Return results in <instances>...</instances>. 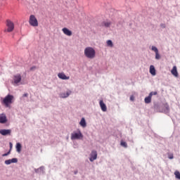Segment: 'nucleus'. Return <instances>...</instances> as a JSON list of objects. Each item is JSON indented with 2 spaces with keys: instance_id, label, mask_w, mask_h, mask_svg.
Instances as JSON below:
<instances>
[{
  "instance_id": "obj_14",
  "label": "nucleus",
  "mask_w": 180,
  "mask_h": 180,
  "mask_svg": "<svg viewBox=\"0 0 180 180\" xmlns=\"http://www.w3.org/2000/svg\"><path fill=\"white\" fill-rule=\"evenodd\" d=\"M4 162H5L6 165H9L12 163L18 162V159L17 158H13L11 160H5Z\"/></svg>"
},
{
  "instance_id": "obj_31",
  "label": "nucleus",
  "mask_w": 180,
  "mask_h": 180,
  "mask_svg": "<svg viewBox=\"0 0 180 180\" xmlns=\"http://www.w3.org/2000/svg\"><path fill=\"white\" fill-rule=\"evenodd\" d=\"M33 70H36V66L32 67L30 68V71H33Z\"/></svg>"
},
{
  "instance_id": "obj_16",
  "label": "nucleus",
  "mask_w": 180,
  "mask_h": 180,
  "mask_svg": "<svg viewBox=\"0 0 180 180\" xmlns=\"http://www.w3.org/2000/svg\"><path fill=\"white\" fill-rule=\"evenodd\" d=\"M151 98H153V93L149 94L148 96L145 98V103H151Z\"/></svg>"
},
{
  "instance_id": "obj_32",
  "label": "nucleus",
  "mask_w": 180,
  "mask_h": 180,
  "mask_svg": "<svg viewBox=\"0 0 180 180\" xmlns=\"http://www.w3.org/2000/svg\"><path fill=\"white\" fill-rule=\"evenodd\" d=\"M23 96L26 98V97L29 96V94L25 93L23 94Z\"/></svg>"
},
{
  "instance_id": "obj_23",
  "label": "nucleus",
  "mask_w": 180,
  "mask_h": 180,
  "mask_svg": "<svg viewBox=\"0 0 180 180\" xmlns=\"http://www.w3.org/2000/svg\"><path fill=\"white\" fill-rule=\"evenodd\" d=\"M107 45L108 47H113V42H112V40H108Z\"/></svg>"
},
{
  "instance_id": "obj_35",
  "label": "nucleus",
  "mask_w": 180,
  "mask_h": 180,
  "mask_svg": "<svg viewBox=\"0 0 180 180\" xmlns=\"http://www.w3.org/2000/svg\"><path fill=\"white\" fill-rule=\"evenodd\" d=\"M75 174H77V172H75Z\"/></svg>"
},
{
  "instance_id": "obj_34",
  "label": "nucleus",
  "mask_w": 180,
  "mask_h": 180,
  "mask_svg": "<svg viewBox=\"0 0 180 180\" xmlns=\"http://www.w3.org/2000/svg\"><path fill=\"white\" fill-rule=\"evenodd\" d=\"M130 101H134V97L133 96L130 97Z\"/></svg>"
},
{
  "instance_id": "obj_21",
  "label": "nucleus",
  "mask_w": 180,
  "mask_h": 180,
  "mask_svg": "<svg viewBox=\"0 0 180 180\" xmlns=\"http://www.w3.org/2000/svg\"><path fill=\"white\" fill-rule=\"evenodd\" d=\"M102 25H103V26H105V27H109V26H110V25H111V22L109 21H104L102 23Z\"/></svg>"
},
{
  "instance_id": "obj_28",
  "label": "nucleus",
  "mask_w": 180,
  "mask_h": 180,
  "mask_svg": "<svg viewBox=\"0 0 180 180\" xmlns=\"http://www.w3.org/2000/svg\"><path fill=\"white\" fill-rule=\"evenodd\" d=\"M11 154V150L7 153L2 155V157H6Z\"/></svg>"
},
{
  "instance_id": "obj_15",
  "label": "nucleus",
  "mask_w": 180,
  "mask_h": 180,
  "mask_svg": "<svg viewBox=\"0 0 180 180\" xmlns=\"http://www.w3.org/2000/svg\"><path fill=\"white\" fill-rule=\"evenodd\" d=\"M171 72L174 77H178V70H176V66H174L172 70H171Z\"/></svg>"
},
{
  "instance_id": "obj_22",
  "label": "nucleus",
  "mask_w": 180,
  "mask_h": 180,
  "mask_svg": "<svg viewBox=\"0 0 180 180\" xmlns=\"http://www.w3.org/2000/svg\"><path fill=\"white\" fill-rule=\"evenodd\" d=\"M120 146H122V147H124V148H127V143H126L123 140L121 141Z\"/></svg>"
},
{
  "instance_id": "obj_5",
  "label": "nucleus",
  "mask_w": 180,
  "mask_h": 180,
  "mask_svg": "<svg viewBox=\"0 0 180 180\" xmlns=\"http://www.w3.org/2000/svg\"><path fill=\"white\" fill-rule=\"evenodd\" d=\"M82 137H84V136L82 135V133L80 132V131H79L78 133L73 132L71 134V140H79L80 139H82Z\"/></svg>"
},
{
  "instance_id": "obj_27",
  "label": "nucleus",
  "mask_w": 180,
  "mask_h": 180,
  "mask_svg": "<svg viewBox=\"0 0 180 180\" xmlns=\"http://www.w3.org/2000/svg\"><path fill=\"white\" fill-rule=\"evenodd\" d=\"M152 50L153 51H155V53H158V49H157V47L155 46H152Z\"/></svg>"
},
{
  "instance_id": "obj_25",
  "label": "nucleus",
  "mask_w": 180,
  "mask_h": 180,
  "mask_svg": "<svg viewBox=\"0 0 180 180\" xmlns=\"http://www.w3.org/2000/svg\"><path fill=\"white\" fill-rule=\"evenodd\" d=\"M155 58L156 60H160L161 58V56H160V53L158 52H156L155 53Z\"/></svg>"
},
{
  "instance_id": "obj_12",
  "label": "nucleus",
  "mask_w": 180,
  "mask_h": 180,
  "mask_svg": "<svg viewBox=\"0 0 180 180\" xmlns=\"http://www.w3.org/2000/svg\"><path fill=\"white\" fill-rule=\"evenodd\" d=\"M99 105L103 112H106V110H108V107H106V104H105V103H103L102 100L100 101Z\"/></svg>"
},
{
  "instance_id": "obj_7",
  "label": "nucleus",
  "mask_w": 180,
  "mask_h": 180,
  "mask_svg": "<svg viewBox=\"0 0 180 180\" xmlns=\"http://www.w3.org/2000/svg\"><path fill=\"white\" fill-rule=\"evenodd\" d=\"M11 133H12L11 129H1L0 130V134H1V136H11Z\"/></svg>"
},
{
  "instance_id": "obj_13",
  "label": "nucleus",
  "mask_w": 180,
  "mask_h": 180,
  "mask_svg": "<svg viewBox=\"0 0 180 180\" xmlns=\"http://www.w3.org/2000/svg\"><path fill=\"white\" fill-rule=\"evenodd\" d=\"M58 77L60 78V79H70V76L65 75L64 72L58 73Z\"/></svg>"
},
{
  "instance_id": "obj_3",
  "label": "nucleus",
  "mask_w": 180,
  "mask_h": 180,
  "mask_svg": "<svg viewBox=\"0 0 180 180\" xmlns=\"http://www.w3.org/2000/svg\"><path fill=\"white\" fill-rule=\"evenodd\" d=\"M29 23L30 26H32L33 27H37V26H39V21H37V18H36L34 15H31L30 16Z\"/></svg>"
},
{
  "instance_id": "obj_30",
  "label": "nucleus",
  "mask_w": 180,
  "mask_h": 180,
  "mask_svg": "<svg viewBox=\"0 0 180 180\" xmlns=\"http://www.w3.org/2000/svg\"><path fill=\"white\" fill-rule=\"evenodd\" d=\"M150 94H152V96H153V95H157V91H152Z\"/></svg>"
},
{
  "instance_id": "obj_9",
  "label": "nucleus",
  "mask_w": 180,
  "mask_h": 180,
  "mask_svg": "<svg viewBox=\"0 0 180 180\" xmlns=\"http://www.w3.org/2000/svg\"><path fill=\"white\" fill-rule=\"evenodd\" d=\"M14 80V84H19V82H20L22 81V76L20 75H16L14 76L13 78Z\"/></svg>"
},
{
  "instance_id": "obj_18",
  "label": "nucleus",
  "mask_w": 180,
  "mask_h": 180,
  "mask_svg": "<svg viewBox=\"0 0 180 180\" xmlns=\"http://www.w3.org/2000/svg\"><path fill=\"white\" fill-rule=\"evenodd\" d=\"M79 124L82 127H86V121H85V118H82Z\"/></svg>"
},
{
  "instance_id": "obj_29",
  "label": "nucleus",
  "mask_w": 180,
  "mask_h": 180,
  "mask_svg": "<svg viewBox=\"0 0 180 180\" xmlns=\"http://www.w3.org/2000/svg\"><path fill=\"white\" fill-rule=\"evenodd\" d=\"M160 27H162V29H165V24L164 23L160 24Z\"/></svg>"
},
{
  "instance_id": "obj_1",
  "label": "nucleus",
  "mask_w": 180,
  "mask_h": 180,
  "mask_svg": "<svg viewBox=\"0 0 180 180\" xmlns=\"http://www.w3.org/2000/svg\"><path fill=\"white\" fill-rule=\"evenodd\" d=\"M14 97L13 95L8 94L3 100L1 101L2 105L6 108H11V105L13 103Z\"/></svg>"
},
{
  "instance_id": "obj_19",
  "label": "nucleus",
  "mask_w": 180,
  "mask_h": 180,
  "mask_svg": "<svg viewBox=\"0 0 180 180\" xmlns=\"http://www.w3.org/2000/svg\"><path fill=\"white\" fill-rule=\"evenodd\" d=\"M15 148L17 153H20L22 151V145L19 143H17Z\"/></svg>"
},
{
  "instance_id": "obj_4",
  "label": "nucleus",
  "mask_w": 180,
  "mask_h": 180,
  "mask_svg": "<svg viewBox=\"0 0 180 180\" xmlns=\"http://www.w3.org/2000/svg\"><path fill=\"white\" fill-rule=\"evenodd\" d=\"M6 26H7V30L6 32H8L10 33L11 32H13V29H15V25L13 22L9 20L6 21Z\"/></svg>"
},
{
  "instance_id": "obj_26",
  "label": "nucleus",
  "mask_w": 180,
  "mask_h": 180,
  "mask_svg": "<svg viewBox=\"0 0 180 180\" xmlns=\"http://www.w3.org/2000/svg\"><path fill=\"white\" fill-rule=\"evenodd\" d=\"M168 158L169 160H173L174 159V154L172 153H168Z\"/></svg>"
},
{
  "instance_id": "obj_11",
  "label": "nucleus",
  "mask_w": 180,
  "mask_h": 180,
  "mask_svg": "<svg viewBox=\"0 0 180 180\" xmlns=\"http://www.w3.org/2000/svg\"><path fill=\"white\" fill-rule=\"evenodd\" d=\"M62 32L65 34L66 36H72V32L67 27H64L62 29Z\"/></svg>"
},
{
  "instance_id": "obj_17",
  "label": "nucleus",
  "mask_w": 180,
  "mask_h": 180,
  "mask_svg": "<svg viewBox=\"0 0 180 180\" xmlns=\"http://www.w3.org/2000/svg\"><path fill=\"white\" fill-rule=\"evenodd\" d=\"M71 95V91H67L66 93H62L60 94L61 98H68Z\"/></svg>"
},
{
  "instance_id": "obj_8",
  "label": "nucleus",
  "mask_w": 180,
  "mask_h": 180,
  "mask_svg": "<svg viewBox=\"0 0 180 180\" xmlns=\"http://www.w3.org/2000/svg\"><path fill=\"white\" fill-rule=\"evenodd\" d=\"M8 122V118H6V115L2 113L0 114V123L4 124V123H6Z\"/></svg>"
},
{
  "instance_id": "obj_6",
  "label": "nucleus",
  "mask_w": 180,
  "mask_h": 180,
  "mask_svg": "<svg viewBox=\"0 0 180 180\" xmlns=\"http://www.w3.org/2000/svg\"><path fill=\"white\" fill-rule=\"evenodd\" d=\"M96 158H98V152L96 150H92L89 158L91 162H94Z\"/></svg>"
},
{
  "instance_id": "obj_2",
  "label": "nucleus",
  "mask_w": 180,
  "mask_h": 180,
  "mask_svg": "<svg viewBox=\"0 0 180 180\" xmlns=\"http://www.w3.org/2000/svg\"><path fill=\"white\" fill-rule=\"evenodd\" d=\"M96 53L95 52V49L92 47H86L84 49V56L86 57V58H90L92 60V58H95Z\"/></svg>"
},
{
  "instance_id": "obj_33",
  "label": "nucleus",
  "mask_w": 180,
  "mask_h": 180,
  "mask_svg": "<svg viewBox=\"0 0 180 180\" xmlns=\"http://www.w3.org/2000/svg\"><path fill=\"white\" fill-rule=\"evenodd\" d=\"M9 144H10V150H12V147H13V144H12V142H10L9 143Z\"/></svg>"
},
{
  "instance_id": "obj_20",
  "label": "nucleus",
  "mask_w": 180,
  "mask_h": 180,
  "mask_svg": "<svg viewBox=\"0 0 180 180\" xmlns=\"http://www.w3.org/2000/svg\"><path fill=\"white\" fill-rule=\"evenodd\" d=\"M150 73L152 75H155V68H154V65L150 66Z\"/></svg>"
},
{
  "instance_id": "obj_10",
  "label": "nucleus",
  "mask_w": 180,
  "mask_h": 180,
  "mask_svg": "<svg viewBox=\"0 0 180 180\" xmlns=\"http://www.w3.org/2000/svg\"><path fill=\"white\" fill-rule=\"evenodd\" d=\"M162 108V112H164L165 113H169V105H168V103L163 104Z\"/></svg>"
},
{
  "instance_id": "obj_24",
  "label": "nucleus",
  "mask_w": 180,
  "mask_h": 180,
  "mask_svg": "<svg viewBox=\"0 0 180 180\" xmlns=\"http://www.w3.org/2000/svg\"><path fill=\"white\" fill-rule=\"evenodd\" d=\"M174 175L177 179H180V173L179 171H176L174 172Z\"/></svg>"
}]
</instances>
